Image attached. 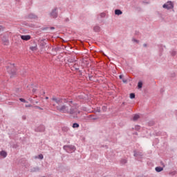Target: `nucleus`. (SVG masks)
Listing matches in <instances>:
<instances>
[{
	"mask_svg": "<svg viewBox=\"0 0 177 177\" xmlns=\"http://www.w3.org/2000/svg\"><path fill=\"white\" fill-rule=\"evenodd\" d=\"M142 156H143V153L140 151H134V157H136L138 160H139V158L142 157Z\"/></svg>",
	"mask_w": 177,
	"mask_h": 177,
	"instance_id": "0eeeda50",
	"label": "nucleus"
},
{
	"mask_svg": "<svg viewBox=\"0 0 177 177\" xmlns=\"http://www.w3.org/2000/svg\"><path fill=\"white\" fill-rule=\"evenodd\" d=\"M20 102H22V103H27V101L24 100V98H19Z\"/></svg>",
	"mask_w": 177,
	"mask_h": 177,
	"instance_id": "412c9836",
	"label": "nucleus"
},
{
	"mask_svg": "<svg viewBox=\"0 0 177 177\" xmlns=\"http://www.w3.org/2000/svg\"><path fill=\"white\" fill-rule=\"evenodd\" d=\"M119 78H120V80H122V75H120L119 76Z\"/></svg>",
	"mask_w": 177,
	"mask_h": 177,
	"instance_id": "c85d7f7f",
	"label": "nucleus"
},
{
	"mask_svg": "<svg viewBox=\"0 0 177 177\" xmlns=\"http://www.w3.org/2000/svg\"><path fill=\"white\" fill-rule=\"evenodd\" d=\"M155 169H156V172H161V171H162L164 169L162 167H156Z\"/></svg>",
	"mask_w": 177,
	"mask_h": 177,
	"instance_id": "4468645a",
	"label": "nucleus"
},
{
	"mask_svg": "<svg viewBox=\"0 0 177 177\" xmlns=\"http://www.w3.org/2000/svg\"><path fill=\"white\" fill-rule=\"evenodd\" d=\"M135 129H136V131H139V129H140V126H135Z\"/></svg>",
	"mask_w": 177,
	"mask_h": 177,
	"instance_id": "5701e85b",
	"label": "nucleus"
},
{
	"mask_svg": "<svg viewBox=\"0 0 177 177\" xmlns=\"http://www.w3.org/2000/svg\"><path fill=\"white\" fill-rule=\"evenodd\" d=\"M133 42H137V43L139 42V41L137 40L136 39H133Z\"/></svg>",
	"mask_w": 177,
	"mask_h": 177,
	"instance_id": "393cba45",
	"label": "nucleus"
},
{
	"mask_svg": "<svg viewBox=\"0 0 177 177\" xmlns=\"http://www.w3.org/2000/svg\"><path fill=\"white\" fill-rule=\"evenodd\" d=\"M52 100L58 104V106H56V109L60 113L71 114V115H73L74 118L77 117V115L80 114L78 106L73 104V101H71V100L68 98H57L53 97Z\"/></svg>",
	"mask_w": 177,
	"mask_h": 177,
	"instance_id": "f257e3e1",
	"label": "nucleus"
},
{
	"mask_svg": "<svg viewBox=\"0 0 177 177\" xmlns=\"http://www.w3.org/2000/svg\"><path fill=\"white\" fill-rule=\"evenodd\" d=\"M37 158H39V160H43L44 159V155L42 154H39Z\"/></svg>",
	"mask_w": 177,
	"mask_h": 177,
	"instance_id": "6ab92c4d",
	"label": "nucleus"
},
{
	"mask_svg": "<svg viewBox=\"0 0 177 177\" xmlns=\"http://www.w3.org/2000/svg\"><path fill=\"white\" fill-rule=\"evenodd\" d=\"M142 86H143V83H142V82H139L138 84V89H141Z\"/></svg>",
	"mask_w": 177,
	"mask_h": 177,
	"instance_id": "2eb2a0df",
	"label": "nucleus"
},
{
	"mask_svg": "<svg viewBox=\"0 0 177 177\" xmlns=\"http://www.w3.org/2000/svg\"><path fill=\"white\" fill-rule=\"evenodd\" d=\"M146 46H147V44H143V47H144V48H146Z\"/></svg>",
	"mask_w": 177,
	"mask_h": 177,
	"instance_id": "c756f323",
	"label": "nucleus"
},
{
	"mask_svg": "<svg viewBox=\"0 0 177 177\" xmlns=\"http://www.w3.org/2000/svg\"><path fill=\"white\" fill-rule=\"evenodd\" d=\"M32 17V19H35V16H33V17Z\"/></svg>",
	"mask_w": 177,
	"mask_h": 177,
	"instance_id": "473e14b6",
	"label": "nucleus"
},
{
	"mask_svg": "<svg viewBox=\"0 0 177 177\" xmlns=\"http://www.w3.org/2000/svg\"><path fill=\"white\" fill-rule=\"evenodd\" d=\"M28 100L29 102H32V98H29Z\"/></svg>",
	"mask_w": 177,
	"mask_h": 177,
	"instance_id": "7c9ffc66",
	"label": "nucleus"
},
{
	"mask_svg": "<svg viewBox=\"0 0 177 177\" xmlns=\"http://www.w3.org/2000/svg\"><path fill=\"white\" fill-rule=\"evenodd\" d=\"M62 131H64V132H68V131H70V129L65 127L62 128Z\"/></svg>",
	"mask_w": 177,
	"mask_h": 177,
	"instance_id": "dca6fc26",
	"label": "nucleus"
},
{
	"mask_svg": "<svg viewBox=\"0 0 177 177\" xmlns=\"http://www.w3.org/2000/svg\"><path fill=\"white\" fill-rule=\"evenodd\" d=\"M162 8L167 9V10H169V9H174V2L168 1L166 3L163 4Z\"/></svg>",
	"mask_w": 177,
	"mask_h": 177,
	"instance_id": "7ed1b4c3",
	"label": "nucleus"
},
{
	"mask_svg": "<svg viewBox=\"0 0 177 177\" xmlns=\"http://www.w3.org/2000/svg\"><path fill=\"white\" fill-rule=\"evenodd\" d=\"M46 99H49V97H46Z\"/></svg>",
	"mask_w": 177,
	"mask_h": 177,
	"instance_id": "f704fd0d",
	"label": "nucleus"
},
{
	"mask_svg": "<svg viewBox=\"0 0 177 177\" xmlns=\"http://www.w3.org/2000/svg\"><path fill=\"white\" fill-rule=\"evenodd\" d=\"M63 149L66 150L67 153H73L75 150V147L74 145H64Z\"/></svg>",
	"mask_w": 177,
	"mask_h": 177,
	"instance_id": "f03ea898",
	"label": "nucleus"
},
{
	"mask_svg": "<svg viewBox=\"0 0 177 177\" xmlns=\"http://www.w3.org/2000/svg\"><path fill=\"white\" fill-rule=\"evenodd\" d=\"M98 112H99V113L100 112V109L98 110Z\"/></svg>",
	"mask_w": 177,
	"mask_h": 177,
	"instance_id": "c9c22d12",
	"label": "nucleus"
},
{
	"mask_svg": "<svg viewBox=\"0 0 177 177\" xmlns=\"http://www.w3.org/2000/svg\"><path fill=\"white\" fill-rule=\"evenodd\" d=\"M130 99H135V93L130 94Z\"/></svg>",
	"mask_w": 177,
	"mask_h": 177,
	"instance_id": "aec40b11",
	"label": "nucleus"
},
{
	"mask_svg": "<svg viewBox=\"0 0 177 177\" xmlns=\"http://www.w3.org/2000/svg\"><path fill=\"white\" fill-rule=\"evenodd\" d=\"M50 17H53V19H56L57 17V8H54L50 13Z\"/></svg>",
	"mask_w": 177,
	"mask_h": 177,
	"instance_id": "39448f33",
	"label": "nucleus"
},
{
	"mask_svg": "<svg viewBox=\"0 0 177 177\" xmlns=\"http://www.w3.org/2000/svg\"><path fill=\"white\" fill-rule=\"evenodd\" d=\"M88 118L90 120H97V117L95 116V115H90Z\"/></svg>",
	"mask_w": 177,
	"mask_h": 177,
	"instance_id": "ddd939ff",
	"label": "nucleus"
},
{
	"mask_svg": "<svg viewBox=\"0 0 177 177\" xmlns=\"http://www.w3.org/2000/svg\"><path fill=\"white\" fill-rule=\"evenodd\" d=\"M50 30H55V27H51Z\"/></svg>",
	"mask_w": 177,
	"mask_h": 177,
	"instance_id": "2f4dec72",
	"label": "nucleus"
},
{
	"mask_svg": "<svg viewBox=\"0 0 177 177\" xmlns=\"http://www.w3.org/2000/svg\"><path fill=\"white\" fill-rule=\"evenodd\" d=\"M21 39H23V41H30V39H31V36H30V35H21Z\"/></svg>",
	"mask_w": 177,
	"mask_h": 177,
	"instance_id": "423d86ee",
	"label": "nucleus"
},
{
	"mask_svg": "<svg viewBox=\"0 0 177 177\" xmlns=\"http://www.w3.org/2000/svg\"><path fill=\"white\" fill-rule=\"evenodd\" d=\"M93 30H94L95 32H99V31H100V26H94Z\"/></svg>",
	"mask_w": 177,
	"mask_h": 177,
	"instance_id": "9d476101",
	"label": "nucleus"
},
{
	"mask_svg": "<svg viewBox=\"0 0 177 177\" xmlns=\"http://www.w3.org/2000/svg\"><path fill=\"white\" fill-rule=\"evenodd\" d=\"M72 127L73 128H80V124L78 123H74Z\"/></svg>",
	"mask_w": 177,
	"mask_h": 177,
	"instance_id": "f3484780",
	"label": "nucleus"
},
{
	"mask_svg": "<svg viewBox=\"0 0 177 177\" xmlns=\"http://www.w3.org/2000/svg\"><path fill=\"white\" fill-rule=\"evenodd\" d=\"M75 69H76V70H78V68H75Z\"/></svg>",
	"mask_w": 177,
	"mask_h": 177,
	"instance_id": "e433bc0d",
	"label": "nucleus"
},
{
	"mask_svg": "<svg viewBox=\"0 0 177 177\" xmlns=\"http://www.w3.org/2000/svg\"><path fill=\"white\" fill-rule=\"evenodd\" d=\"M101 18L106 17V12H102L100 14Z\"/></svg>",
	"mask_w": 177,
	"mask_h": 177,
	"instance_id": "a211bd4d",
	"label": "nucleus"
},
{
	"mask_svg": "<svg viewBox=\"0 0 177 177\" xmlns=\"http://www.w3.org/2000/svg\"><path fill=\"white\" fill-rule=\"evenodd\" d=\"M115 15H116L117 16H120L122 15V11H121V10L117 9L115 10Z\"/></svg>",
	"mask_w": 177,
	"mask_h": 177,
	"instance_id": "1a4fd4ad",
	"label": "nucleus"
},
{
	"mask_svg": "<svg viewBox=\"0 0 177 177\" xmlns=\"http://www.w3.org/2000/svg\"><path fill=\"white\" fill-rule=\"evenodd\" d=\"M32 105L31 104H29V105H26L25 107H31Z\"/></svg>",
	"mask_w": 177,
	"mask_h": 177,
	"instance_id": "cd10ccee",
	"label": "nucleus"
},
{
	"mask_svg": "<svg viewBox=\"0 0 177 177\" xmlns=\"http://www.w3.org/2000/svg\"><path fill=\"white\" fill-rule=\"evenodd\" d=\"M0 155L2 156V157H6V156H8V153L5 151H1L0 152Z\"/></svg>",
	"mask_w": 177,
	"mask_h": 177,
	"instance_id": "f8f14e48",
	"label": "nucleus"
},
{
	"mask_svg": "<svg viewBox=\"0 0 177 177\" xmlns=\"http://www.w3.org/2000/svg\"><path fill=\"white\" fill-rule=\"evenodd\" d=\"M31 50H35L36 48L35 47H30Z\"/></svg>",
	"mask_w": 177,
	"mask_h": 177,
	"instance_id": "a878e982",
	"label": "nucleus"
},
{
	"mask_svg": "<svg viewBox=\"0 0 177 177\" xmlns=\"http://www.w3.org/2000/svg\"><path fill=\"white\" fill-rule=\"evenodd\" d=\"M175 55H176V51L175 50L171 51V55L175 56Z\"/></svg>",
	"mask_w": 177,
	"mask_h": 177,
	"instance_id": "b1692460",
	"label": "nucleus"
},
{
	"mask_svg": "<svg viewBox=\"0 0 177 177\" xmlns=\"http://www.w3.org/2000/svg\"><path fill=\"white\" fill-rule=\"evenodd\" d=\"M36 132H44L45 131V127L44 126H39L36 129Z\"/></svg>",
	"mask_w": 177,
	"mask_h": 177,
	"instance_id": "6e6552de",
	"label": "nucleus"
},
{
	"mask_svg": "<svg viewBox=\"0 0 177 177\" xmlns=\"http://www.w3.org/2000/svg\"><path fill=\"white\" fill-rule=\"evenodd\" d=\"M139 118H140V116H139V115H138V114H136L133 117V121H138V120H139Z\"/></svg>",
	"mask_w": 177,
	"mask_h": 177,
	"instance_id": "9b49d317",
	"label": "nucleus"
},
{
	"mask_svg": "<svg viewBox=\"0 0 177 177\" xmlns=\"http://www.w3.org/2000/svg\"><path fill=\"white\" fill-rule=\"evenodd\" d=\"M32 92H35V89H33V90H32Z\"/></svg>",
	"mask_w": 177,
	"mask_h": 177,
	"instance_id": "72a5a7b5",
	"label": "nucleus"
},
{
	"mask_svg": "<svg viewBox=\"0 0 177 177\" xmlns=\"http://www.w3.org/2000/svg\"><path fill=\"white\" fill-rule=\"evenodd\" d=\"M122 82H123L124 84H127V80L122 79Z\"/></svg>",
	"mask_w": 177,
	"mask_h": 177,
	"instance_id": "bb28decb",
	"label": "nucleus"
},
{
	"mask_svg": "<svg viewBox=\"0 0 177 177\" xmlns=\"http://www.w3.org/2000/svg\"><path fill=\"white\" fill-rule=\"evenodd\" d=\"M121 162H122V164H127V161L126 159H122V160H121Z\"/></svg>",
	"mask_w": 177,
	"mask_h": 177,
	"instance_id": "4be33fe9",
	"label": "nucleus"
},
{
	"mask_svg": "<svg viewBox=\"0 0 177 177\" xmlns=\"http://www.w3.org/2000/svg\"><path fill=\"white\" fill-rule=\"evenodd\" d=\"M7 70L11 75H15V74H16V68H15V64H10L8 66Z\"/></svg>",
	"mask_w": 177,
	"mask_h": 177,
	"instance_id": "20e7f679",
	"label": "nucleus"
}]
</instances>
